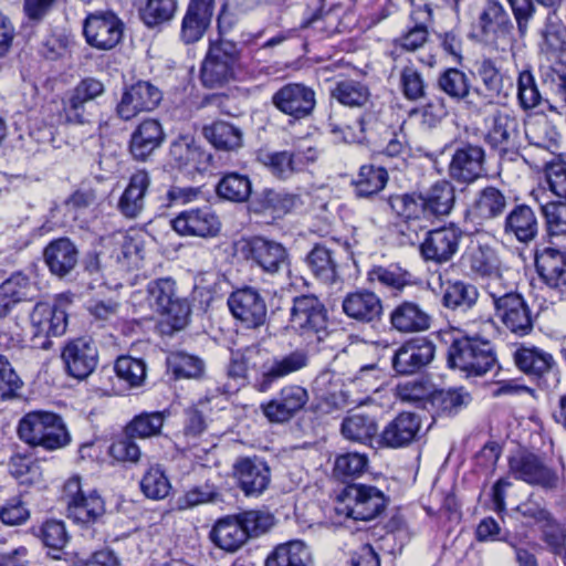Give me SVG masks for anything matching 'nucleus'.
<instances>
[{
  "label": "nucleus",
  "instance_id": "f257e3e1",
  "mask_svg": "<svg viewBox=\"0 0 566 566\" xmlns=\"http://www.w3.org/2000/svg\"><path fill=\"white\" fill-rule=\"evenodd\" d=\"M255 349L245 348L231 354L227 375L229 382L224 385V394H234L240 387L248 382L259 392H266L273 388L281 379L297 373L310 364L307 350L297 348L284 355H274L268 357L261 363L251 379L248 377V370L251 366V359Z\"/></svg>",
  "mask_w": 566,
  "mask_h": 566
},
{
  "label": "nucleus",
  "instance_id": "f03ea898",
  "mask_svg": "<svg viewBox=\"0 0 566 566\" xmlns=\"http://www.w3.org/2000/svg\"><path fill=\"white\" fill-rule=\"evenodd\" d=\"M18 437L32 448L55 451L71 442V434L62 417L45 410L27 412L18 423Z\"/></svg>",
  "mask_w": 566,
  "mask_h": 566
},
{
  "label": "nucleus",
  "instance_id": "7ed1b4c3",
  "mask_svg": "<svg viewBox=\"0 0 566 566\" xmlns=\"http://www.w3.org/2000/svg\"><path fill=\"white\" fill-rule=\"evenodd\" d=\"M401 200L395 203L402 214L423 216L429 222L449 216L455 205V189L448 180L434 182L424 192L408 191L400 193Z\"/></svg>",
  "mask_w": 566,
  "mask_h": 566
},
{
  "label": "nucleus",
  "instance_id": "20e7f679",
  "mask_svg": "<svg viewBox=\"0 0 566 566\" xmlns=\"http://www.w3.org/2000/svg\"><path fill=\"white\" fill-rule=\"evenodd\" d=\"M448 366L467 377H480L496 365V356L490 340L476 336L455 337L448 348Z\"/></svg>",
  "mask_w": 566,
  "mask_h": 566
},
{
  "label": "nucleus",
  "instance_id": "39448f33",
  "mask_svg": "<svg viewBox=\"0 0 566 566\" xmlns=\"http://www.w3.org/2000/svg\"><path fill=\"white\" fill-rule=\"evenodd\" d=\"M486 292L492 300L495 316L509 332L518 337L533 332L534 316L521 293L494 284H488Z\"/></svg>",
  "mask_w": 566,
  "mask_h": 566
},
{
  "label": "nucleus",
  "instance_id": "423d86ee",
  "mask_svg": "<svg viewBox=\"0 0 566 566\" xmlns=\"http://www.w3.org/2000/svg\"><path fill=\"white\" fill-rule=\"evenodd\" d=\"M386 503L385 494L376 486L349 484L338 495L335 512L356 521H369L385 510Z\"/></svg>",
  "mask_w": 566,
  "mask_h": 566
},
{
  "label": "nucleus",
  "instance_id": "0eeeda50",
  "mask_svg": "<svg viewBox=\"0 0 566 566\" xmlns=\"http://www.w3.org/2000/svg\"><path fill=\"white\" fill-rule=\"evenodd\" d=\"M289 322L298 335L308 339L322 342L329 334L327 310L314 294H303L293 298Z\"/></svg>",
  "mask_w": 566,
  "mask_h": 566
},
{
  "label": "nucleus",
  "instance_id": "6e6552de",
  "mask_svg": "<svg viewBox=\"0 0 566 566\" xmlns=\"http://www.w3.org/2000/svg\"><path fill=\"white\" fill-rule=\"evenodd\" d=\"M71 301L59 297L53 303L39 302L30 314L31 335L33 345L49 348L50 337L61 336L67 327V307Z\"/></svg>",
  "mask_w": 566,
  "mask_h": 566
},
{
  "label": "nucleus",
  "instance_id": "1a4fd4ad",
  "mask_svg": "<svg viewBox=\"0 0 566 566\" xmlns=\"http://www.w3.org/2000/svg\"><path fill=\"white\" fill-rule=\"evenodd\" d=\"M239 61L240 50L235 42L226 39L211 42L200 71L203 86L213 88L228 83L233 78Z\"/></svg>",
  "mask_w": 566,
  "mask_h": 566
},
{
  "label": "nucleus",
  "instance_id": "9d476101",
  "mask_svg": "<svg viewBox=\"0 0 566 566\" xmlns=\"http://www.w3.org/2000/svg\"><path fill=\"white\" fill-rule=\"evenodd\" d=\"M242 258L261 272L276 275L290 268V253L279 241L262 235L243 239L240 242Z\"/></svg>",
  "mask_w": 566,
  "mask_h": 566
},
{
  "label": "nucleus",
  "instance_id": "9b49d317",
  "mask_svg": "<svg viewBox=\"0 0 566 566\" xmlns=\"http://www.w3.org/2000/svg\"><path fill=\"white\" fill-rule=\"evenodd\" d=\"M62 499L67 517L77 524H92L105 513V503L96 491L85 492L80 476L70 478L63 486Z\"/></svg>",
  "mask_w": 566,
  "mask_h": 566
},
{
  "label": "nucleus",
  "instance_id": "f8f14e48",
  "mask_svg": "<svg viewBox=\"0 0 566 566\" xmlns=\"http://www.w3.org/2000/svg\"><path fill=\"white\" fill-rule=\"evenodd\" d=\"M459 265L469 277L489 279V284L501 286V260L490 244L471 241L463 251Z\"/></svg>",
  "mask_w": 566,
  "mask_h": 566
},
{
  "label": "nucleus",
  "instance_id": "ddd939ff",
  "mask_svg": "<svg viewBox=\"0 0 566 566\" xmlns=\"http://www.w3.org/2000/svg\"><path fill=\"white\" fill-rule=\"evenodd\" d=\"M271 103L290 122H300L312 116L316 107V93L311 86L291 82L273 93Z\"/></svg>",
  "mask_w": 566,
  "mask_h": 566
},
{
  "label": "nucleus",
  "instance_id": "4468645a",
  "mask_svg": "<svg viewBox=\"0 0 566 566\" xmlns=\"http://www.w3.org/2000/svg\"><path fill=\"white\" fill-rule=\"evenodd\" d=\"M436 345L428 337H413L399 345L391 356V366L401 376L415 375L431 364Z\"/></svg>",
  "mask_w": 566,
  "mask_h": 566
},
{
  "label": "nucleus",
  "instance_id": "2eb2a0df",
  "mask_svg": "<svg viewBox=\"0 0 566 566\" xmlns=\"http://www.w3.org/2000/svg\"><path fill=\"white\" fill-rule=\"evenodd\" d=\"M228 307L233 317L247 328H259L268 318V306L264 296L252 286L233 291L228 297Z\"/></svg>",
  "mask_w": 566,
  "mask_h": 566
},
{
  "label": "nucleus",
  "instance_id": "dca6fc26",
  "mask_svg": "<svg viewBox=\"0 0 566 566\" xmlns=\"http://www.w3.org/2000/svg\"><path fill=\"white\" fill-rule=\"evenodd\" d=\"M509 470L516 480L544 489H555L559 480L557 472L543 458L526 451L509 458Z\"/></svg>",
  "mask_w": 566,
  "mask_h": 566
},
{
  "label": "nucleus",
  "instance_id": "f3484780",
  "mask_svg": "<svg viewBox=\"0 0 566 566\" xmlns=\"http://www.w3.org/2000/svg\"><path fill=\"white\" fill-rule=\"evenodd\" d=\"M534 263L539 282L562 300L566 295V250L537 249Z\"/></svg>",
  "mask_w": 566,
  "mask_h": 566
},
{
  "label": "nucleus",
  "instance_id": "a211bd4d",
  "mask_svg": "<svg viewBox=\"0 0 566 566\" xmlns=\"http://www.w3.org/2000/svg\"><path fill=\"white\" fill-rule=\"evenodd\" d=\"M123 21L111 11L90 13L83 24L86 42L98 50H111L122 40Z\"/></svg>",
  "mask_w": 566,
  "mask_h": 566
},
{
  "label": "nucleus",
  "instance_id": "6ab92c4d",
  "mask_svg": "<svg viewBox=\"0 0 566 566\" xmlns=\"http://www.w3.org/2000/svg\"><path fill=\"white\" fill-rule=\"evenodd\" d=\"M462 231L454 224L427 230L419 253L423 261L441 265L449 262L459 250Z\"/></svg>",
  "mask_w": 566,
  "mask_h": 566
},
{
  "label": "nucleus",
  "instance_id": "aec40b11",
  "mask_svg": "<svg viewBox=\"0 0 566 566\" xmlns=\"http://www.w3.org/2000/svg\"><path fill=\"white\" fill-rule=\"evenodd\" d=\"M513 360L520 371L537 381L553 375L554 386L558 384V368L554 356L535 345L521 344L513 352Z\"/></svg>",
  "mask_w": 566,
  "mask_h": 566
},
{
  "label": "nucleus",
  "instance_id": "412c9836",
  "mask_svg": "<svg viewBox=\"0 0 566 566\" xmlns=\"http://www.w3.org/2000/svg\"><path fill=\"white\" fill-rule=\"evenodd\" d=\"M172 229L180 235L212 238L221 229L217 213L210 207L181 211L171 220Z\"/></svg>",
  "mask_w": 566,
  "mask_h": 566
},
{
  "label": "nucleus",
  "instance_id": "4be33fe9",
  "mask_svg": "<svg viewBox=\"0 0 566 566\" xmlns=\"http://www.w3.org/2000/svg\"><path fill=\"white\" fill-rule=\"evenodd\" d=\"M486 143L500 153L514 151L520 146V122L516 116L495 111L485 119Z\"/></svg>",
  "mask_w": 566,
  "mask_h": 566
},
{
  "label": "nucleus",
  "instance_id": "5701e85b",
  "mask_svg": "<svg viewBox=\"0 0 566 566\" xmlns=\"http://www.w3.org/2000/svg\"><path fill=\"white\" fill-rule=\"evenodd\" d=\"M308 401L307 390L298 385H286L277 395L261 405V410L271 422L283 423L291 420Z\"/></svg>",
  "mask_w": 566,
  "mask_h": 566
},
{
  "label": "nucleus",
  "instance_id": "b1692460",
  "mask_svg": "<svg viewBox=\"0 0 566 566\" xmlns=\"http://www.w3.org/2000/svg\"><path fill=\"white\" fill-rule=\"evenodd\" d=\"M485 151L482 146L465 143L453 153L449 164V177L458 184L469 185L480 178L484 170Z\"/></svg>",
  "mask_w": 566,
  "mask_h": 566
},
{
  "label": "nucleus",
  "instance_id": "393cba45",
  "mask_svg": "<svg viewBox=\"0 0 566 566\" xmlns=\"http://www.w3.org/2000/svg\"><path fill=\"white\" fill-rule=\"evenodd\" d=\"M163 98L161 92L146 81H138L122 94L116 113L123 120H129L142 112H151Z\"/></svg>",
  "mask_w": 566,
  "mask_h": 566
},
{
  "label": "nucleus",
  "instance_id": "a878e982",
  "mask_svg": "<svg viewBox=\"0 0 566 566\" xmlns=\"http://www.w3.org/2000/svg\"><path fill=\"white\" fill-rule=\"evenodd\" d=\"M61 357L69 375L84 379L94 371L98 353L92 339L80 337L64 346Z\"/></svg>",
  "mask_w": 566,
  "mask_h": 566
},
{
  "label": "nucleus",
  "instance_id": "bb28decb",
  "mask_svg": "<svg viewBox=\"0 0 566 566\" xmlns=\"http://www.w3.org/2000/svg\"><path fill=\"white\" fill-rule=\"evenodd\" d=\"M233 476L245 496H259L269 486L270 468L259 458H241L233 464Z\"/></svg>",
  "mask_w": 566,
  "mask_h": 566
},
{
  "label": "nucleus",
  "instance_id": "cd10ccee",
  "mask_svg": "<svg viewBox=\"0 0 566 566\" xmlns=\"http://www.w3.org/2000/svg\"><path fill=\"white\" fill-rule=\"evenodd\" d=\"M421 428L420 417L412 412H400L389 421L379 434V443L398 449L411 444Z\"/></svg>",
  "mask_w": 566,
  "mask_h": 566
},
{
  "label": "nucleus",
  "instance_id": "c85d7f7f",
  "mask_svg": "<svg viewBox=\"0 0 566 566\" xmlns=\"http://www.w3.org/2000/svg\"><path fill=\"white\" fill-rule=\"evenodd\" d=\"M80 251L67 237L54 239L43 250V260L49 271L63 279L72 273L78 263Z\"/></svg>",
  "mask_w": 566,
  "mask_h": 566
},
{
  "label": "nucleus",
  "instance_id": "c756f323",
  "mask_svg": "<svg viewBox=\"0 0 566 566\" xmlns=\"http://www.w3.org/2000/svg\"><path fill=\"white\" fill-rule=\"evenodd\" d=\"M401 198L402 196L400 193H395L390 195L387 199L391 211L400 219V221L394 226L391 235L395 243L399 247H419L422 242V235H426V231L428 230L429 221L423 216L409 217L397 210L395 203L401 200Z\"/></svg>",
  "mask_w": 566,
  "mask_h": 566
},
{
  "label": "nucleus",
  "instance_id": "7c9ffc66",
  "mask_svg": "<svg viewBox=\"0 0 566 566\" xmlns=\"http://www.w3.org/2000/svg\"><path fill=\"white\" fill-rule=\"evenodd\" d=\"M214 0H190L181 21L180 39L186 44L198 42L210 27Z\"/></svg>",
  "mask_w": 566,
  "mask_h": 566
},
{
  "label": "nucleus",
  "instance_id": "2f4dec72",
  "mask_svg": "<svg viewBox=\"0 0 566 566\" xmlns=\"http://www.w3.org/2000/svg\"><path fill=\"white\" fill-rule=\"evenodd\" d=\"M169 163L172 167L185 170H200L211 155L206 153L190 134L179 135L169 147Z\"/></svg>",
  "mask_w": 566,
  "mask_h": 566
},
{
  "label": "nucleus",
  "instance_id": "473e14b6",
  "mask_svg": "<svg viewBox=\"0 0 566 566\" xmlns=\"http://www.w3.org/2000/svg\"><path fill=\"white\" fill-rule=\"evenodd\" d=\"M342 307L349 318L364 324L376 323L382 315L380 297L368 290L348 293L343 300Z\"/></svg>",
  "mask_w": 566,
  "mask_h": 566
},
{
  "label": "nucleus",
  "instance_id": "72a5a7b5",
  "mask_svg": "<svg viewBox=\"0 0 566 566\" xmlns=\"http://www.w3.org/2000/svg\"><path fill=\"white\" fill-rule=\"evenodd\" d=\"M300 201L296 195L283 190L263 188L256 191L249 201V211L258 216L281 217L290 212Z\"/></svg>",
  "mask_w": 566,
  "mask_h": 566
},
{
  "label": "nucleus",
  "instance_id": "f704fd0d",
  "mask_svg": "<svg viewBox=\"0 0 566 566\" xmlns=\"http://www.w3.org/2000/svg\"><path fill=\"white\" fill-rule=\"evenodd\" d=\"M35 292L36 287L27 274L12 273L0 284V317L7 316L17 304L32 301Z\"/></svg>",
  "mask_w": 566,
  "mask_h": 566
},
{
  "label": "nucleus",
  "instance_id": "c9c22d12",
  "mask_svg": "<svg viewBox=\"0 0 566 566\" xmlns=\"http://www.w3.org/2000/svg\"><path fill=\"white\" fill-rule=\"evenodd\" d=\"M165 132L157 119H144L133 132L129 142L132 156L146 160L165 140Z\"/></svg>",
  "mask_w": 566,
  "mask_h": 566
},
{
  "label": "nucleus",
  "instance_id": "e433bc0d",
  "mask_svg": "<svg viewBox=\"0 0 566 566\" xmlns=\"http://www.w3.org/2000/svg\"><path fill=\"white\" fill-rule=\"evenodd\" d=\"M503 232L522 243L534 240L538 233L534 210L525 203L515 205L504 218Z\"/></svg>",
  "mask_w": 566,
  "mask_h": 566
},
{
  "label": "nucleus",
  "instance_id": "4c0bfd02",
  "mask_svg": "<svg viewBox=\"0 0 566 566\" xmlns=\"http://www.w3.org/2000/svg\"><path fill=\"white\" fill-rule=\"evenodd\" d=\"M149 186L150 177L146 170H137L130 176L117 203V209L124 217L135 219L143 212Z\"/></svg>",
  "mask_w": 566,
  "mask_h": 566
},
{
  "label": "nucleus",
  "instance_id": "58836bf2",
  "mask_svg": "<svg viewBox=\"0 0 566 566\" xmlns=\"http://www.w3.org/2000/svg\"><path fill=\"white\" fill-rule=\"evenodd\" d=\"M390 324L400 333H420L431 326V316L418 304L405 301L390 313Z\"/></svg>",
  "mask_w": 566,
  "mask_h": 566
},
{
  "label": "nucleus",
  "instance_id": "ea45409f",
  "mask_svg": "<svg viewBox=\"0 0 566 566\" xmlns=\"http://www.w3.org/2000/svg\"><path fill=\"white\" fill-rule=\"evenodd\" d=\"M210 539L217 547L230 553L237 552L248 542L237 514L219 518L210 531Z\"/></svg>",
  "mask_w": 566,
  "mask_h": 566
},
{
  "label": "nucleus",
  "instance_id": "a19ab883",
  "mask_svg": "<svg viewBox=\"0 0 566 566\" xmlns=\"http://www.w3.org/2000/svg\"><path fill=\"white\" fill-rule=\"evenodd\" d=\"M367 280L392 295H397L413 283L412 274L398 264L375 265L368 271Z\"/></svg>",
  "mask_w": 566,
  "mask_h": 566
},
{
  "label": "nucleus",
  "instance_id": "79ce46f5",
  "mask_svg": "<svg viewBox=\"0 0 566 566\" xmlns=\"http://www.w3.org/2000/svg\"><path fill=\"white\" fill-rule=\"evenodd\" d=\"M202 135L218 150H237L243 144L242 129L227 120L219 119L205 125Z\"/></svg>",
  "mask_w": 566,
  "mask_h": 566
},
{
  "label": "nucleus",
  "instance_id": "37998d69",
  "mask_svg": "<svg viewBox=\"0 0 566 566\" xmlns=\"http://www.w3.org/2000/svg\"><path fill=\"white\" fill-rule=\"evenodd\" d=\"M311 552L300 539L279 544L268 555L265 566H310Z\"/></svg>",
  "mask_w": 566,
  "mask_h": 566
},
{
  "label": "nucleus",
  "instance_id": "c03bdc74",
  "mask_svg": "<svg viewBox=\"0 0 566 566\" xmlns=\"http://www.w3.org/2000/svg\"><path fill=\"white\" fill-rule=\"evenodd\" d=\"M340 432L346 440L368 444L377 436L378 424L373 416L349 413L340 423Z\"/></svg>",
  "mask_w": 566,
  "mask_h": 566
},
{
  "label": "nucleus",
  "instance_id": "a18cd8bd",
  "mask_svg": "<svg viewBox=\"0 0 566 566\" xmlns=\"http://www.w3.org/2000/svg\"><path fill=\"white\" fill-rule=\"evenodd\" d=\"M507 197L494 186L483 188L476 196L471 213L481 220H493L503 216Z\"/></svg>",
  "mask_w": 566,
  "mask_h": 566
},
{
  "label": "nucleus",
  "instance_id": "49530a36",
  "mask_svg": "<svg viewBox=\"0 0 566 566\" xmlns=\"http://www.w3.org/2000/svg\"><path fill=\"white\" fill-rule=\"evenodd\" d=\"M216 192L223 200L243 203L251 199L252 182L248 175L227 172L218 181Z\"/></svg>",
  "mask_w": 566,
  "mask_h": 566
},
{
  "label": "nucleus",
  "instance_id": "de8ad7c7",
  "mask_svg": "<svg viewBox=\"0 0 566 566\" xmlns=\"http://www.w3.org/2000/svg\"><path fill=\"white\" fill-rule=\"evenodd\" d=\"M479 24L483 34L502 36L509 34L513 23L502 4L495 0H489L479 17Z\"/></svg>",
  "mask_w": 566,
  "mask_h": 566
},
{
  "label": "nucleus",
  "instance_id": "09e8293b",
  "mask_svg": "<svg viewBox=\"0 0 566 566\" xmlns=\"http://www.w3.org/2000/svg\"><path fill=\"white\" fill-rule=\"evenodd\" d=\"M388 171L381 166L363 165L353 180L358 198H370L380 192L388 182Z\"/></svg>",
  "mask_w": 566,
  "mask_h": 566
},
{
  "label": "nucleus",
  "instance_id": "8fccbe9b",
  "mask_svg": "<svg viewBox=\"0 0 566 566\" xmlns=\"http://www.w3.org/2000/svg\"><path fill=\"white\" fill-rule=\"evenodd\" d=\"M476 75L483 86L493 91L503 98H507L513 88L510 76L503 74L490 57H483L475 62Z\"/></svg>",
  "mask_w": 566,
  "mask_h": 566
},
{
  "label": "nucleus",
  "instance_id": "3c124183",
  "mask_svg": "<svg viewBox=\"0 0 566 566\" xmlns=\"http://www.w3.org/2000/svg\"><path fill=\"white\" fill-rule=\"evenodd\" d=\"M312 273L321 281L332 284L337 279V263L334 252L324 244H315L306 255Z\"/></svg>",
  "mask_w": 566,
  "mask_h": 566
},
{
  "label": "nucleus",
  "instance_id": "603ef678",
  "mask_svg": "<svg viewBox=\"0 0 566 566\" xmlns=\"http://www.w3.org/2000/svg\"><path fill=\"white\" fill-rule=\"evenodd\" d=\"M525 137L530 145L551 153L557 147L558 133L544 116L531 117L524 124Z\"/></svg>",
  "mask_w": 566,
  "mask_h": 566
},
{
  "label": "nucleus",
  "instance_id": "864d4df0",
  "mask_svg": "<svg viewBox=\"0 0 566 566\" xmlns=\"http://www.w3.org/2000/svg\"><path fill=\"white\" fill-rule=\"evenodd\" d=\"M168 416V411H143L126 424L125 433L139 439L159 436Z\"/></svg>",
  "mask_w": 566,
  "mask_h": 566
},
{
  "label": "nucleus",
  "instance_id": "5fc2aeb1",
  "mask_svg": "<svg viewBox=\"0 0 566 566\" xmlns=\"http://www.w3.org/2000/svg\"><path fill=\"white\" fill-rule=\"evenodd\" d=\"M470 83L468 75L457 67H448L437 76V87L454 102L470 96Z\"/></svg>",
  "mask_w": 566,
  "mask_h": 566
},
{
  "label": "nucleus",
  "instance_id": "6e6d98bb",
  "mask_svg": "<svg viewBox=\"0 0 566 566\" xmlns=\"http://www.w3.org/2000/svg\"><path fill=\"white\" fill-rule=\"evenodd\" d=\"M331 96L344 106L363 107L370 99V91L366 84L347 78L335 84Z\"/></svg>",
  "mask_w": 566,
  "mask_h": 566
},
{
  "label": "nucleus",
  "instance_id": "4d7b16f0",
  "mask_svg": "<svg viewBox=\"0 0 566 566\" xmlns=\"http://www.w3.org/2000/svg\"><path fill=\"white\" fill-rule=\"evenodd\" d=\"M479 291L475 285L463 281L450 283L442 296V304L454 311L465 312L475 305Z\"/></svg>",
  "mask_w": 566,
  "mask_h": 566
},
{
  "label": "nucleus",
  "instance_id": "13d9d810",
  "mask_svg": "<svg viewBox=\"0 0 566 566\" xmlns=\"http://www.w3.org/2000/svg\"><path fill=\"white\" fill-rule=\"evenodd\" d=\"M470 400V396L462 388L441 389L431 394L429 405L439 416H452L459 412Z\"/></svg>",
  "mask_w": 566,
  "mask_h": 566
},
{
  "label": "nucleus",
  "instance_id": "bf43d9fd",
  "mask_svg": "<svg viewBox=\"0 0 566 566\" xmlns=\"http://www.w3.org/2000/svg\"><path fill=\"white\" fill-rule=\"evenodd\" d=\"M368 467V458L365 453L347 452L335 459L333 473L336 479L347 482L359 478Z\"/></svg>",
  "mask_w": 566,
  "mask_h": 566
},
{
  "label": "nucleus",
  "instance_id": "052dcab7",
  "mask_svg": "<svg viewBox=\"0 0 566 566\" xmlns=\"http://www.w3.org/2000/svg\"><path fill=\"white\" fill-rule=\"evenodd\" d=\"M168 367L176 378H199L205 373V361L186 352L171 353L167 358Z\"/></svg>",
  "mask_w": 566,
  "mask_h": 566
},
{
  "label": "nucleus",
  "instance_id": "680f3d73",
  "mask_svg": "<svg viewBox=\"0 0 566 566\" xmlns=\"http://www.w3.org/2000/svg\"><path fill=\"white\" fill-rule=\"evenodd\" d=\"M114 370L118 379L128 387L140 386L146 377L145 361L132 356H119L114 364Z\"/></svg>",
  "mask_w": 566,
  "mask_h": 566
},
{
  "label": "nucleus",
  "instance_id": "e2e57ef3",
  "mask_svg": "<svg viewBox=\"0 0 566 566\" xmlns=\"http://www.w3.org/2000/svg\"><path fill=\"white\" fill-rule=\"evenodd\" d=\"M177 9L176 0H148L140 9V19L149 28L172 19Z\"/></svg>",
  "mask_w": 566,
  "mask_h": 566
},
{
  "label": "nucleus",
  "instance_id": "0e129e2a",
  "mask_svg": "<svg viewBox=\"0 0 566 566\" xmlns=\"http://www.w3.org/2000/svg\"><path fill=\"white\" fill-rule=\"evenodd\" d=\"M517 99L521 108L524 111L537 107L543 95L539 91L535 76L530 70L520 72L517 77Z\"/></svg>",
  "mask_w": 566,
  "mask_h": 566
},
{
  "label": "nucleus",
  "instance_id": "69168bd1",
  "mask_svg": "<svg viewBox=\"0 0 566 566\" xmlns=\"http://www.w3.org/2000/svg\"><path fill=\"white\" fill-rule=\"evenodd\" d=\"M171 486L159 467H150L140 480V490L146 497L161 500L169 494Z\"/></svg>",
  "mask_w": 566,
  "mask_h": 566
},
{
  "label": "nucleus",
  "instance_id": "338daca9",
  "mask_svg": "<svg viewBox=\"0 0 566 566\" xmlns=\"http://www.w3.org/2000/svg\"><path fill=\"white\" fill-rule=\"evenodd\" d=\"M248 539L266 533L274 525V516L270 512L250 510L238 513Z\"/></svg>",
  "mask_w": 566,
  "mask_h": 566
},
{
  "label": "nucleus",
  "instance_id": "774afa93",
  "mask_svg": "<svg viewBox=\"0 0 566 566\" xmlns=\"http://www.w3.org/2000/svg\"><path fill=\"white\" fill-rule=\"evenodd\" d=\"M551 237L566 235V201H548L541 206Z\"/></svg>",
  "mask_w": 566,
  "mask_h": 566
}]
</instances>
